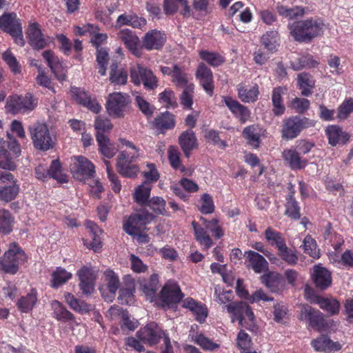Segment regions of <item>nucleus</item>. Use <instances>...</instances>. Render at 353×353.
Returning a JSON list of instances; mask_svg holds the SVG:
<instances>
[{
    "label": "nucleus",
    "instance_id": "obj_47",
    "mask_svg": "<svg viewBox=\"0 0 353 353\" xmlns=\"http://www.w3.org/2000/svg\"><path fill=\"white\" fill-rule=\"evenodd\" d=\"M323 238L327 245H330L335 251L340 249L343 240L333 230L332 223L328 222L324 227Z\"/></svg>",
    "mask_w": 353,
    "mask_h": 353
},
{
    "label": "nucleus",
    "instance_id": "obj_20",
    "mask_svg": "<svg viewBox=\"0 0 353 353\" xmlns=\"http://www.w3.org/2000/svg\"><path fill=\"white\" fill-rule=\"evenodd\" d=\"M167 37L164 31L153 29L145 33L143 37V46L148 50H161L166 42Z\"/></svg>",
    "mask_w": 353,
    "mask_h": 353
},
{
    "label": "nucleus",
    "instance_id": "obj_56",
    "mask_svg": "<svg viewBox=\"0 0 353 353\" xmlns=\"http://www.w3.org/2000/svg\"><path fill=\"white\" fill-rule=\"evenodd\" d=\"M65 299L67 303L75 312L85 313L91 310L90 305L86 303L83 301H80L76 299L71 293L65 294Z\"/></svg>",
    "mask_w": 353,
    "mask_h": 353
},
{
    "label": "nucleus",
    "instance_id": "obj_61",
    "mask_svg": "<svg viewBox=\"0 0 353 353\" xmlns=\"http://www.w3.org/2000/svg\"><path fill=\"white\" fill-rule=\"evenodd\" d=\"M72 278V274L59 267L52 274V287L57 288Z\"/></svg>",
    "mask_w": 353,
    "mask_h": 353
},
{
    "label": "nucleus",
    "instance_id": "obj_48",
    "mask_svg": "<svg viewBox=\"0 0 353 353\" xmlns=\"http://www.w3.org/2000/svg\"><path fill=\"white\" fill-rule=\"evenodd\" d=\"M318 65L319 62L310 54H301L294 61H290V66L295 71H299L303 68H315Z\"/></svg>",
    "mask_w": 353,
    "mask_h": 353
},
{
    "label": "nucleus",
    "instance_id": "obj_11",
    "mask_svg": "<svg viewBox=\"0 0 353 353\" xmlns=\"http://www.w3.org/2000/svg\"><path fill=\"white\" fill-rule=\"evenodd\" d=\"M139 157L137 154H130L126 150L121 151L117 158V169L119 173L125 177H136L139 168L135 161Z\"/></svg>",
    "mask_w": 353,
    "mask_h": 353
},
{
    "label": "nucleus",
    "instance_id": "obj_36",
    "mask_svg": "<svg viewBox=\"0 0 353 353\" xmlns=\"http://www.w3.org/2000/svg\"><path fill=\"white\" fill-rule=\"evenodd\" d=\"M287 92L285 86H277L273 88L272 92V112L275 116H281L285 113V107L283 95Z\"/></svg>",
    "mask_w": 353,
    "mask_h": 353
},
{
    "label": "nucleus",
    "instance_id": "obj_34",
    "mask_svg": "<svg viewBox=\"0 0 353 353\" xmlns=\"http://www.w3.org/2000/svg\"><path fill=\"white\" fill-rule=\"evenodd\" d=\"M183 307L189 309L195 315L196 321L199 323L205 321L208 316V309L204 304L188 297L183 301Z\"/></svg>",
    "mask_w": 353,
    "mask_h": 353
},
{
    "label": "nucleus",
    "instance_id": "obj_54",
    "mask_svg": "<svg viewBox=\"0 0 353 353\" xmlns=\"http://www.w3.org/2000/svg\"><path fill=\"white\" fill-rule=\"evenodd\" d=\"M151 185L149 184L139 185L134 191V201L140 206L145 207L150 201Z\"/></svg>",
    "mask_w": 353,
    "mask_h": 353
},
{
    "label": "nucleus",
    "instance_id": "obj_19",
    "mask_svg": "<svg viewBox=\"0 0 353 353\" xmlns=\"http://www.w3.org/2000/svg\"><path fill=\"white\" fill-rule=\"evenodd\" d=\"M223 100L234 117L241 124L246 123L250 119L251 112L247 106L240 103L237 100L229 96L223 97Z\"/></svg>",
    "mask_w": 353,
    "mask_h": 353
},
{
    "label": "nucleus",
    "instance_id": "obj_42",
    "mask_svg": "<svg viewBox=\"0 0 353 353\" xmlns=\"http://www.w3.org/2000/svg\"><path fill=\"white\" fill-rule=\"evenodd\" d=\"M311 345L317 352H329L332 350H339L341 349V345L339 343L333 342L325 335H321L319 338L312 340Z\"/></svg>",
    "mask_w": 353,
    "mask_h": 353
},
{
    "label": "nucleus",
    "instance_id": "obj_52",
    "mask_svg": "<svg viewBox=\"0 0 353 353\" xmlns=\"http://www.w3.org/2000/svg\"><path fill=\"white\" fill-rule=\"evenodd\" d=\"M199 57L210 65L216 68L221 65L225 61V58L219 53L202 50L199 53Z\"/></svg>",
    "mask_w": 353,
    "mask_h": 353
},
{
    "label": "nucleus",
    "instance_id": "obj_5",
    "mask_svg": "<svg viewBox=\"0 0 353 353\" xmlns=\"http://www.w3.org/2000/svg\"><path fill=\"white\" fill-rule=\"evenodd\" d=\"M28 130L34 148L48 151L54 148L56 139L51 134L46 123L37 122L29 126Z\"/></svg>",
    "mask_w": 353,
    "mask_h": 353
},
{
    "label": "nucleus",
    "instance_id": "obj_9",
    "mask_svg": "<svg viewBox=\"0 0 353 353\" xmlns=\"http://www.w3.org/2000/svg\"><path fill=\"white\" fill-rule=\"evenodd\" d=\"M130 103V97L128 94L113 92L109 94L107 100V112L113 117H123L128 110Z\"/></svg>",
    "mask_w": 353,
    "mask_h": 353
},
{
    "label": "nucleus",
    "instance_id": "obj_17",
    "mask_svg": "<svg viewBox=\"0 0 353 353\" xmlns=\"http://www.w3.org/2000/svg\"><path fill=\"white\" fill-rule=\"evenodd\" d=\"M195 76L199 81V85L205 92L212 97L214 91V82L213 73L204 63H200L196 68Z\"/></svg>",
    "mask_w": 353,
    "mask_h": 353
},
{
    "label": "nucleus",
    "instance_id": "obj_49",
    "mask_svg": "<svg viewBox=\"0 0 353 353\" xmlns=\"http://www.w3.org/2000/svg\"><path fill=\"white\" fill-rule=\"evenodd\" d=\"M298 85L301 90V94L304 97H308L312 93V88L315 85V81L312 76L307 72H301L298 74Z\"/></svg>",
    "mask_w": 353,
    "mask_h": 353
},
{
    "label": "nucleus",
    "instance_id": "obj_24",
    "mask_svg": "<svg viewBox=\"0 0 353 353\" xmlns=\"http://www.w3.org/2000/svg\"><path fill=\"white\" fill-rule=\"evenodd\" d=\"M325 132L328 143L332 146L345 145L349 141L350 138L349 133L343 131L342 128L337 125H328Z\"/></svg>",
    "mask_w": 353,
    "mask_h": 353
},
{
    "label": "nucleus",
    "instance_id": "obj_35",
    "mask_svg": "<svg viewBox=\"0 0 353 353\" xmlns=\"http://www.w3.org/2000/svg\"><path fill=\"white\" fill-rule=\"evenodd\" d=\"M282 157L292 170H301L304 168L307 163L306 159H301L299 152L294 148L285 149L282 152Z\"/></svg>",
    "mask_w": 353,
    "mask_h": 353
},
{
    "label": "nucleus",
    "instance_id": "obj_28",
    "mask_svg": "<svg viewBox=\"0 0 353 353\" xmlns=\"http://www.w3.org/2000/svg\"><path fill=\"white\" fill-rule=\"evenodd\" d=\"M265 130L258 125H250L245 127L242 132L243 137L247 140L249 145L256 149L261 143V137L265 136Z\"/></svg>",
    "mask_w": 353,
    "mask_h": 353
},
{
    "label": "nucleus",
    "instance_id": "obj_39",
    "mask_svg": "<svg viewBox=\"0 0 353 353\" xmlns=\"http://www.w3.org/2000/svg\"><path fill=\"white\" fill-rule=\"evenodd\" d=\"M312 302L319 305L323 310L331 316L337 314L339 312L341 305L336 299L316 296Z\"/></svg>",
    "mask_w": 353,
    "mask_h": 353
},
{
    "label": "nucleus",
    "instance_id": "obj_63",
    "mask_svg": "<svg viewBox=\"0 0 353 353\" xmlns=\"http://www.w3.org/2000/svg\"><path fill=\"white\" fill-rule=\"evenodd\" d=\"M128 80V73L123 70L117 69V64H112L110 68V81L115 85H125Z\"/></svg>",
    "mask_w": 353,
    "mask_h": 353
},
{
    "label": "nucleus",
    "instance_id": "obj_44",
    "mask_svg": "<svg viewBox=\"0 0 353 353\" xmlns=\"http://www.w3.org/2000/svg\"><path fill=\"white\" fill-rule=\"evenodd\" d=\"M261 43L270 52H275L280 44V36L276 30H269L261 37Z\"/></svg>",
    "mask_w": 353,
    "mask_h": 353
},
{
    "label": "nucleus",
    "instance_id": "obj_29",
    "mask_svg": "<svg viewBox=\"0 0 353 353\" xmlns=\"http://www.w3.org/2000/svg\"><path fill=\"white\" fill-rule=\"evenodd\" d=\"M179 6L183 8L180 14L184 18L190 17V8L187 0H163V8L166 15H174L179 10Z\"/></svg>",
    "mask_w": 353,
    "mask_h": 353
},
{
    "label": "nucleus",
    "instance_id": "obj_1",
    "mask_svg": "<svg viewBox=\"0 0 353 353\" xmlns=\"http://www.w3.org/2000/svg\"><path fill=\"white\" fill-rule=\"evenodd\" d=\"M324 23L321 18L310 17L290 23V35L299 43H309L323 33Z\"/></svg>",
    "mask_w": 353,
    "mask_h": 353
},
{
    "label": "nucleus",
    "instance_id": "obj_27",
    "mask_svg": "<svg viewBox=\"0 0 353 353\" xmlns=\"http://www.w3.org/2000/svg\"><path fill=\"white\" fill-rule=\"evenodd\" d=\"M179 144L186 158H190L192 151L198 146L197 139L192 129L183 131L179 137Z\"/></svg>",
    "mask_w": 353,
    "mask_h": 353
},
{
    "label": "nucleus",
    "instance_id": "obj_50",
    "mask_svg": "<svg viewBox=\"0 0 353 353\" xmlns=\"http://www.w3.org/2000/svg\"><path fill=\"white\" fill-rule=\"evenodd\" d=\"M276 11L279 15L289 19H294L303 17L308 12V8L296 6L288 8L283 5L276 6Z\"/></svg>",
    "mask_w": 353,
    "mask_h": 353
},
{
    "label": "nucleus",
    "instance_id": "obj_58",
    "mask_svg": "<svg viewBox=\"0 0 353 353\" xmlns=\"http://www.w3.org/2000/svg\"><path fill=\"white\" fill-rule=\"evenodd\" d=\"M13 217L11 213L5 209H0V233L8 234L12 231Z\"/></svg>",
    "mask_w": 353,
    "mask_h": 353
},
{
    "label": "nucleus",
    "instance_id": "obj_60",
    "mask_svg": "<svg viewBox=\"0 0 353 353\" xmlns=\"http://www.w3.org/2000/svg\"><path fill=\"white\" fill-rule=\"evenodd\" d=\"M109 53L105 48L97 49L96 61L97 63L98 72L103 76L106 73L107 65L109 61Z\"/></svg>",
    "mask_w": 353,
    "mask_h": 353
},
{
    "label": "nucleus",
    "instance_id": "obj_45",
    "mask_svg": "<svg viewBox=\"0 0 353 353\" xmlns=\"http://www.w3.org/2000/svg\"><path fill=\"white\" fill-rule=\"evenodd\" d=\"M264 237L268 243L276 250L286 243V240L282 233L271 227H268L264 232Z\"/></svg>",
    "mask_w": 353,
    "mask_h": 353
},
{
    "label": "nucleus",
    "instance_id": "obj_57",
    "mask_svg": "<svg viewBox=\"0 0 353 353\" xmlns=\"http://www.w3.org/2000/svg\"><path fill=\"white\" fill-rule=\"evenodd\" d=\"M105 281L106 282L107 289L112 296H114L120 286L119 276L113 270H107L104 272Z\"/></svg>",
    "mask_w": 353,
    "mask_h": 353
},
{
    "label": "nucleus",
    "instance_id": "obj_59",
    "mask_svg": "<svg viewBox=\"0 0 353 353\" xmlns=\"http://www.w3.org/2000/svg\"><path fill=\"white\" fill-rule=\"evenodd\" d=\"M165 201L161 196H153L145 206L148 207L154 214L169 216L165 210Z\"/></svg>",
    "mask_w": 353,
    "mask_h": 353
},
{
    "label": "nucleus",
    "instance_id": "obj_41",
    "mask_svg": "<svg viewBox=\"0 0 353 353\" xmlns=\"http://www.w3.org/2000/svg\"><path fill=\"white\" fill-rule=\"evenodd\" d=\"M245 256L249 262V266L252 268L254 272L261 273L268 269V263L265 259L258 252L249 250L245 252Z\"/></svg>",
    "mask_w": 353,
    "mask_h": 353
},
{
    "label": "nucleus",
    "instance_id": "obj_10",
    "mask_svg": "<svg viewBox=\"0 0 353 353\" xmlns=\"http://www.w3.org/2000/svg\"><path fill=\"white\" fill-rule=\"evenodd\" d=\"M155 219V216L148 211L132 214L123 223V230L129 235L133 236L145 229L146 225Z\"/></svg>",
    "mask_w": 353,
    "mask_h": 353
},
{
    "label": "nucleus",
    "instance_id": "obj_13",
    "mask_svg": "<svg viewBox=\"0 0 353 353\" xmlns=\"http://www.w3.org/2000/svg\"><path fill=\"white\" fill-rule=\"evenodd\" d=\"M137 336L140 341L149 346L157 345L161 339H163L165 342V337L169 336L155 322H150L141 328Z\"/></svg>",
    "mask_w": 353,
    "mask_h": 353
},
{
    "label": "nucleus",
    "instance_id": "obj_8",
    "mask_svg": "<svg viewBox=\"0 0 353 353\" xmlns=\"http://www.w3.org/2000/svg\"><path fill=\"white\" fill-rule=\"evenodd\" d=\"M130 79L135 85L141 83L148 90H154L158 87V79L148 68L140 64L130 68Z\"/></svg>",
    "mask_w": 353,
    "mask_h": 353
},
{
    "label": "nucleus",
    "instance_id": "obj_14",
    "mask_svg": "<svg viewBox=\"0 0 353 353\" xmlns=\"http://www.w3.org/2000/svg\"><path fill=\"white\" fill-rule=\"evenodd\" d=\"M300 319L305 321L310 327L318 331L325 330L327 327L323 314L308 305L303 306Z\"/></svg>",
    "mask_w": 353,
    "mask_h": 353
},
{
    "label": "nucleus",
    "instance_id": "obj_31",
    "mask_svg": "<svg viewBox=\"0 0 353 353\" xmlns=\"http://www.w3.org/2000/svg\"><path fill=\"white\" fill-rule=\"evenodd\" d=\"M239 99L243 103H254L258 100L260 94L259 87L254 83L250 88L245 83H241L236 86Z\"/></svg>",
    "mask_w": 353,
    "mask_h": 353
},
{
    "label": "nucleus",
    "instance_id": "obj_4",
    "mask_svg": "<svg viewBox=\"0 0 353 353\" xmlns=\"http://www.w3.org/2000/svg\"><path fill=\"white\" fill-rule=\"evenodd\" d=\"M315 121L299 115L291 116L283 120L281 134L284 140H292L305 129L314 127Z\"/></svg>",
    "mask_w": 353,
    "mask_h": 353
},
{
    "label": "nucleus",
    "instance_id": "obj_3",
    "mask_svg": "<svg viewBox=\"0 0 353 353\" xmlns=\"http://www.w3.org/2000/svg\"><path fill=\"white\" fill-rule=\"evenodd\" d=\"M28 260L24 250L14 242L10 244L8 250L0 257V272L5 274H16L21 265Z\"/></svg>",
    "mask_w": 353,
    "mask_h": 353
},
{
    "label": "nucleus",
    "instance_id": "obj_15",
    "mask_svg": "<svg viewBox=\"0 0 353 353\" xmlns=\"http://www.w3.org/2000/svg\"><path fill=\"white\" fill-rule=\"evenodd\" d=\"M79 280V286L84 295H90L94 290L97 274L91 266L86 265L81 268L77 273Z\"/></svg>",
    "mask_w": 353,
    "mask_h": 353
},
{
    "label": "nucleus",
    "instance_id": "obj_43",
    "mask_svg": "<svg viewBox=\"0 0 353 353\" xmlns=\"http://www.w3.org/2000/svg\"><path fill=\"white\" fill-rule=\"evenodd\" d=\"M86 228L89 230L92 241L90 243L89 248L92 249L94 252H99L102 247V242L101 234L102 230L93 221L88 220L85 222Z\"/></svg>",
    "mask_w": 353,
    "mask_h": 353
},
{
    "label": "nucleus",
    "instance_id": "obj_18",
    "mask_svg": "<svg viewBox=\"0 0 353 353\" xmlns=\"http://www.w3.org/2000/svg\"><path fill=\"white\" fill-rule=\"evenodd\" d=\"M27 38L32 49L40 50L48 45V40L42 33L41 26L37 22L30 23L27 29Z\"/></svg>",
    "mask_w": 353,
    "mask_h": 353
},
{
    "label": "nucleus",
    "instance_id": "obj_40",
    "mask_svg": "<svg viewBox=\"0 0 353 353\" xmlns=\"http://www.w3.org/2000/svg\"><path fill=\"white\" fill-rule=\"evenodd\" d=\"M139 283L147 299L152 301L156 297L157 292L159 288V275L154 273L150 276L148 281H139Z\"/></svg>",
    "mask_w": 353,
    "mask_h": 353
},
{
    "label": "nucleus",
    "instance_id": "obj_33",
    "mask_svg": "<svg viewBox=\"0 0 353 353\" xmlns=\"http://www.w3.org/2000/svg\"><path fill=\"white\" fill-rule=\"evenodd\" d=\"M118 38L133 54H139L138 48L139 39L131 30H121L118 33Z\"/></svg>",
    "mask_w": 353,
    "mask_h": 353
},
{
    "label": "nucleus",
    "instance_id": "obj_25",
    "mask_svg": "<svg viewBox=\"0 0 353 353\" xmlns=\"http://www.w3.org/2000/svg\"><path fill=\"white\" fill-rule=\"evenodd\" d=\"M312 279L315 286L321 290L329 288L332 284V276L330 271L320 265H316L313 268Z\"/></svg>",
    "mask_w": 353,
    "mask_h": 353
},
{
    "label": "nucleus",
    "instance_id": "obj_21",
    "mask_svg": "<svg viewBox=\"0 0 353 353\" xmlns=\"http://www.w3.org/2000/svg\"><path fill=\"white\" fill-rule=\"evenodd\" d=\"M175 125L176 117L168 111L159 113L152 122V128L159 134H165L167 131L174 129Z\"/></svg>",
    "mask_w": 353,
    "mask_h": 353
},
{
    "label": "nucleus",
    "instance_id": "obj_38",
    "mask_svg": "<svg viewBox=\"0 0 353 353\" xmlns=\"http://www.w3.org/2000/svg\"><path fill=\"white\" fill-rule=\"evenodd\" d=\"M38 301V294L35 288H32L25 296H21L17 302L18 310L22 313H29Z\"/></svg>",
    "mask_w": 353,
    "mask_h": 353
},
{
    "label": "nucleus",
    "instance_id": "obj_55",
    "mask_svg": "<svg viewBox=\"0 0 353 353\" xmlns=\"http://www.w3.org/2000/svg\"><path fill=\"white\" fill-rule=\"evenodd\" d=\"M277 254L289 265H295L298 263L296 250L288 248L286 243L277 250Z\"/></svg>",
    "mask_w": 353,
    "mask_h": 353
},
{
    "label": "nucleus",
    "instance_id": "obj_23",
    "mask_svg": "<svg viewBox=\"0 0 353 353\" xmlns=\"http://www.w3.org/2000/svg\"><path fill=\"white\" fill-rule=\"evenodd\" d=\"M71 93L73 99L79 104L88 108L94 113H99L101 107L96 99H92L88 93L77 87L71 88Z\"/></svg>",
    "mask_w": 353,
    "mask_h": 353
},
{
    "label": "nucleus",
    "instance_id": "obj_26",
    "mask_svg": "<svg viewBox=\"0 0 353 353\" xmlns=\"http://www.w3.org/2000/svg\"><path fill=\"white\" fill-rule=\"evenodd\" d=\"M261 280L272 292L281 293L285 287V281L282 275L276 272H268L261 276Z\"/></svg>",
    "mask_w": 353,
    "mask_h": 353
},
{
    "label": "nucleus",
    "instance_id": "obj_37",
    "mask_svg": "<svg viewBox=\"0 0 353 353\" xmlns=\"http://www.w3.org/2000/svg\"><path fill=\"white\" fill-rule=\"evenodd\" d=\"M110 315L112 317L121 316L122 320L121 327L134 331L139 325L137 321L130 320L128 312L119 305L112 306L109 310Z\"/></svg>",
    "mask_w": 353,
    "mask_h": 353
},
{
    "label": "nucleus",
    "instance_id": "obj_32",
    "mask_svg": "<svg viewBox=\"0 0 353 353\" xmlns=\"http://www.w3.org/2000/svg\"><path fill=\"white\" fill-rule=\"evenodd\" d=\"M125 287L119 290L118 301L122 305H131L134 301L135 284L133 279L128 276L125 279Z\"/></svg>",
    "mask_w": 353,
    "mask_h": 353
},
{
    "label": "nucleus",
    "instance_id": "obj_6",
    "mask_svg": "<svg viewBox=\"0 0 353 353\" xmlns=\"http://www.w3.org/2000/svg\"><path fill=\"white\" fill-rule=\"evenodd\" d=\"M38 99L30 92L24 95L13 94L10 96L6 103V112L12 114H17L30 112L37 106Z\"/></svg>",
    "mask_w": 353,
    "mask_h": 353
},
{
    "label": "nucleus",
    "instance_id": "obj_22",
    "mask_svg": "<svg viewBox=\"0 0 353 353\" xmlns=\"http://www.w3.org/2000/svg\"><path fill=\"white\" fill-rule=\"evenodd\" d=\"M42 56L57 80L65 81L67 77V70L63 66L59 58L55 56L54 52L50 50H46L42 53Z\"/></svg>",
    "mask_w": 353,
    "mask_h": 353
},
{
    "label": "nucleus",
    "instance_id": "obj_53",
    "mask_svg": "<svg viewBox=\"0 0 353 353\" xmlns=\"http://www.w3.org/2000/svg\"><path fill=\"white\" fill-rule=\"evenodd\" d=\"M50 179L52 178L60 183L68 182V176L62 172V165L59 159L53 160L48 168Z\"/></svg>",
    "mask_w": 353,
    "mask_h": 353
},
{
    "label": "nucleus",
    "instance_id": "obj_7",
    "mask_svg": "<svg viewBox=\"0 0 353 353\" xmlns=\"http://www.w3.org/2000/svg\"><path fill=\"white\" fill-rule=\"evenodd\" d=\"M21 19L15 12H4L0 16V30L9 34L19 46L25 45Z\"/></svg>",
    "mask_w": 353,
    "mask_h": 353
},
{
    "label": "nucleus",
    "instance_id": "obj_2",
    "mask_svg": "<svg viewBox=\"0 0 353 353\" xmlns=\"http://www.w3.org/2000/svg\"><path fill=\"white\" fill-rule=\"evenodd\" d=\"M199 220L205 228L196 221H192L191 223L194 239L203 247V250H208L213 245L214 242L208 230L213 234L216 239L222 238L225 232L219 224V220L217 218L208 220L201 216Z\"/></svg>",
    "mask_w": 353,
    "mask_h": 353
},
{
    "label": "nucleus",
    "instance_id": "obj_30",
    "mask_svg": "<svg viewBox=\"0 0 353 353\" xmlns=\"http://www.w3.org/2000/svg\"><path fill=\"white\" fill-rule=\"evenodd\" d=\"M161 301L170 305L179 303L184 296L181 289L177 285H165L160 292Z\"/></svg>",
    "mask_w": 353,
    "mask_h": 353
},
{
    "label": "nucleus",
    "instance_id": "obj_16",
    "mask_svg": "<svg viewBox=\"0 0 353 353\" xmlns=\"http://www.w3.org/2000/svg\"><path fill=\"white\" fill-rule=\"evenodd\" d=\"M226 307L228 313L231 314L232 322L238 321L239 324L242 325L245 318L250 321H253L254 319L252 308L245 302H232L227 305Z\"/></svg>",
    "mask_w": 353,
    "mask_h": 353
},
{
    "label": "nucleus",
    "instance_id": "obj_64",
    "mask_svg": "<svg viewBox=\"0 0 353 353\" xmlns=\"http://www.w3.org/2000/svg\"><path fill=\"white\" fill-rule=\"evenodd\" d=\"M352 113H353V98H346L338 107L336 117L339 120H345Z\"/></svg>",
    "mask_w": 353,
    "mask_h": 353
},
{
    "label": "nucleus",
    "instance_id": "obj_51",
    "mask_svg": "<svg viewBox=\"0 0 353 353\" xmlns=\"http://www.w3.org/2000/svg\"><path fill=\"white\" fill-rule=\"evenodd\" d=\"M19 185L17 182L0 185V201L8 203L14 200L19 193Z\"/></svg>",
    "mask_w": 353,
    "mask_h": 353
},
{
    "label": "nucleus",
    "instance_id": "obj_46",
    "mask_svg": "<svg viewBox=\"0 0 353 353\" xmlns=\"http://www.w3.org/2000/svg\"><path fill=\"white\" fill-rule=\"evenodd\" d=\"M96 139L99 145V152L103 156L111 159L116 154L117 150L110 143L107 136L102 133H98L96 134Z\"/></svg>",
    "mask_w": 353,
    "mask_h": 353
},
{
    "label": "nucleus",
    "instance_id": "obj_62",
    "mask_svg": "<svg viewBox=\"0 0 353 353\" xmlns=\"http://www.w3.org/2000/svg\"><path fill=\"white\" fill-rule=\"evenodd\" d=\"M54 314L59 321H69L74 319V315L68 311L59 301H54L52 303Z\"/></svg>",
    "mask_w": 353,
    "mask_h": 353
},
{
    "label": "nucleus",
    "instance_id": "obj_12",
    "mask_svg": "<svg viewBox=\"0 0 353 353\" xmlns=\"http://www.w3.org/2000/svg\"><path fill=\"white\" fill-rule=\"evenodd\" d=\"M70 169L73 177L80 181L91 179L95 174L94 164L83 156L76 157L74 161L70 164Z\"/></svg>",
    "mask_w": 353,
    "mask_h": 353
}]
</instances>
